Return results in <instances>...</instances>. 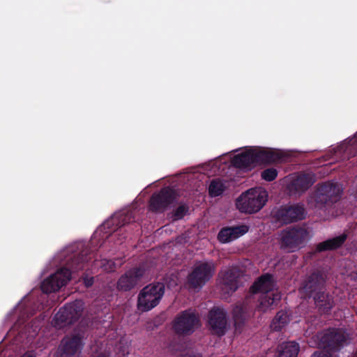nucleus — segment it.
<instances>
[{
	"instance_id": "f257e3e1",
	"label": "nucleus",
	"mask_w": 357,
	"mask_h": 357,
	"mask_svg": "<svg viewBox=\"0 0 357 357\" xmlns=\"http://www.w3.org/2000/svg\"><path fill=\"white\" fill-rule=\"evenodd\" d=\"M93 250L86 248L79 254L74 255L67 264L66 267L58 270L55 273L45 279L40 286L43 293L50 294L59 291L66 285L72 278V275L85 268L93 257Z\"/></svg>"
},
{
	"instance_id": "f03ea898",
	"label": "nucleus",
	"mask_w": 357,
	"mask_h": 357,
	"mask_svg": "<svg viewBox=\"0 0 357 357\" xmlns=\"http://www.w3.org/2000/svg\"><path fill=\"white\" fill-rule=\"evenodd\" d=\"M281 158L279 153L267 148L251 146L231 159L234 167L250 170L260 164H271Z\"/></svg>"
},
{
	"instance_id": "7ed1b4c3",
	"label": "nucleus",
	"mask_w": 357,
	"mask_h": 357,
	"mask_svg": "<svg viewBox=\"0 0 357 357\" xmlns=\"http://www.w3.org/2000/svg\"><path fill=\"white\" fill-rule=\"evenodd\" d=\"M165 290L163 282L151 283L140 290L137 298V308L142 312H148L155 307L162 300Z\"/></svg>"
},
{
	"instance_id": "20e7f679",
	"label": "nucleus",
	"mask_w": 357,
	"mask_h": 357,
	"mask_svg": "<svg viewBox=\"0 0 357 357\" xmlns=\"http://www.w3.org/2000/svg\"><path fill=\"white\" fill-rule=\"evenodd\" d=\"M267 192L257 188H251L243 193L236 199V207L242 213L258 212L267 202Z\"/></svg>"
},
{
	"instance_id": "39448f33",
	"label": "nucleus",
	"mask_w": 357,
	"mask_h": 357,
	"mask_svg": "<svg viewBox=\"0 0 357 357\" xmlns=\"http://www.w3.org/2000/svg\"><path fill=\"white\" fill-rule=\"evenodd\" d=\"M200 326L199 315L192 310L179 312L172 321V330L178 336L192 335Z\"/></svg>"
},
{
	"instance_id": "423d86ee",
	"label": "nucleus",
	"mask_w": 357,
	"mask_h": 357,
	"mask_svg": "<svg viewBox=\"0 0 357 357\" xmlns=\"http://www.w3.org/2000/svg\"><path fill=\"white\" fill-rule=\"evenodd\" d=\"M349 341V335L341 328H329L319 336V346L331 352L339 351Z\"/></svg>"
},
{
	"instance_id": "0eeeda50",
	"label": "nucleus",
	"mask_w": 357,
	"mask_h": 357,
	"mask_svg": "<svg viewBox=\"0 0 357 357\" xmlns=\"http://www.w3.org/2000/svg\"><path fill=\"white\" fill-rule=\"evenodd\" d=\"M134 217L132 211H123L114 214L110 219L105 221L102 229L105 233H109L112 238L117 236L119 237L115 241L118 245L122 244L126 236L122 234V227L132 222Z\"/></svg>"
},
{
	"instance_id": "6e6552de",
	"label": "nucleus",
	"mask_w": 357,
	"mask_h": 357,
	"mask_svg": "<svg viewBox=\"0 0 357 357\" xmlns=\"http://www.w3.org/2000/svg\"><path fill=\"white\" fill-rule=\"evenodd\" d=\"M207 324L212 335L224 336L229 327L227 311L222 307L214 306L208 312Z\"/></svg>"
},
{
	"instance_id": "1a4fd4ad",
	"label": "nucleus",
	"mask_w": 357,
	"mask_h": 357,
	"mask_svg": "<svg viewBox=\"0 0 357 357\" xmlns=\"http://www.w3.org/2000/svg\"><path fill=\"white\" fill-rule=\"evenodd\" d=\"M307 230L301 227H291L282 231L280 248L287 252H294L304 242Z\"/></svg>"
},
{
	"instance_id": "9d476101",
	"label": "nucleus",
	"mask_w": 357,
	"mask_h": 357,
	"mask_svg": "<svg viewBox=\"0 0 357 357\" xmlns=\"http://www.w3.org/2000/svg\"><path fill=\"white\" fill-rule=\"evenodd\" d=\"M83 302L77 301L66 304L55 314L54 320L59 327L73 324L79 320L83 312Z\"/></svg>"
},
{
	"instance_id": "9b49d317",
	"label": "nucleus",
	"mask_w": 357,
	"mask_h": 357,
	"mask_svg": "<svg viewBox=\"0 0 357 357\" xmlns=\"http://www.w3.org/2000/svg\"><path fill=\"white\" fill-rule=\"evenodd\" d=\"M215 271V266L212 261L196 264L188 277L190 286L192 288H202L211 280Z\"/></svg>"
},
{
	"instance_id": "f8f14e48",
	"label": "nucleus",
	"mask_w": 357,
	"mask_h": 357,
	"mask_svg": "<svg viewBox=\"0 0 357 357\" xmlns=\"http://www.w3.org/2000/svg\"><path fill=\"white\" fill-rule=\"evenodd\" d=\"M273 217L279 223L288 225L303 220L305 217V209L300 204L284 205L274 212Z\"/></svg>"
},
{
	"instance_id": "ddd939ff",
	"label": "nucleus",
	"mask_w": 357,
	"mask_h": 357,
	"mask_svg": "<svg viewBox=\"0 0 357 357\" xmlns=\"http://www.w3.org/2000/svg\"><path fill=\"white\" fill-rule=\"evenodd\" d=\"M176 197V194L174 189L170 187L162 188L151 197L149 209L155 213H162L174 202Z\"/></svg>"
},
{
	"instance_id": "4468645a",
	"label": "nucleus",
	"mask_w": 357,
	"mask_h": 357,
	"mask_svg": "<svg viewBox=\"0 0 357 357\" xmlns=\"http://www.w3.org/2000/svg\"><path fill=\"white\" fill-rule=\"evenodd\" d=\"M342 192V186L337 182L328 181L319 185L318 199L323 202L322 207L326 208L337 202Z\"/></svg>"
},
{
	"instance_id": "2eb2a0df",
	"label": "nucleus",
	"mask_w": 357,
	"mask_h": 357,
	"mask_svg": "<svg viewBox=\"0 0 357 357\" xmlns=\"http://www.w3.org/2000/svg\"><path fill=\"white\" fill-rule=\"evenodd\" d=\"M82 336L80 334L65 336L59 347V357H76L84 346Z\"/></svg>"
},
{
	"instance_id": "dca6fc26",
	"label": "nucleus",
	"mask_w": 357,
	"mask_h": 357,
	"mask_svg": "<svg viewBox=\"0 0 357 357\" xmlns=\"http://www.w3.org/2000/svg\"><path fill=\"white\" fill-rule=\"evenodd\" d=\"M250 317V306L248 301L237 303L232 310V317L236 333H241L246 320Z\"/></svg>"
},
{
	"instance_id": "f3484780",
	"label": "nucleus",
	"mask_w": 357,
	"mask_h": 357,
	"mask_svg": "<svg viewBox=\"0 0 357 357\" xmlns=\"http://www.w3.org/2000/svg\"><path fill=\"white\" fill-rule=\"evenodd\" d=\"M240 273L236 268H229L221 273L222 289L227 294L236 291L238 287Z\"/></svg>"
},
{
	"instance_id": "a211bd4d",
	"label": "nucleus",
	"mask_w": 357,
	"mask_h": 357,
	"mask_svg": "<svg viewBox=\"0 0 357 357\" xmlns=\"http://www.w3.org/2000/svg\"><path fill=\"white\" fill-rule=\"evenodd\" d=\"M142 275L143 271L141 268H134L128 271L119 279L117 282L118 289L125 291L132 289Z\"/></svg>"
},
{
	"instance_id": "6ab92c4d",
	"label": "nucleus",
	"mask_w": 357,
	"mask_h": 357,
	"mask_svg": "<svg viewBox=\"0 0 357 357\" xmlns=\"http://www.w3.org/2000/svg\"><path fill=\"white\" fill-rule=\"evenodd\" d=\"M248 230L249 227L245 225L223 227L218 234V239L220 243H227L244 235Z\"/></svg>"
},
{
	"instance_id": "aec40b11",
	"label": "nucleus",
	"mask_w": 357,
	"mask_h": 357,
	"mask_svg": "<svg viewBox=\"0 0 357 357\" xmlns=\"http://www.w3.org/2000/svg\"><path fill=\"white\" fill-rule=\"evenodd\" d=\"M314 305L319 314H329L335 305L333 296L325 291L317 292L314 296Z\"/></svg>"
},
{
	"instance_id": "412c9836",
	"label": "nucleus",
	"mask_w": 357,
	"mask_h": 357,
	"mask_svg": "<svg viewBox=\"0 0 357 357\" xmlns=\"http://www.w3.org/2000/svg\"><path fill=\"white\" fill-rule=\"evenodd\" d=\"M281 300V294L278 291L264 292L261 294L257 308L259 311L266 312L269 310L273 309L280 303Z\"/></svg>"
},
{
	"instance_id": "4be33fe9",
	"label": "nucleus",
	"mask_w": 357,
	"mask_h": 357,
	"mask_svg": "<svg viewBox=\"0 0 357 357\" xmlns=\"http://www.w3.org/2000/svg\"><path fill=\"white\" fill-rule=\"evenodd\" d=\"M275 287V281L273 275L265 273L259 277L252 284L250 291L252 294L264 292H273Z\"/></svg>"
},
{
	"instance_id": "5701e85b",
	"label": "nucleus",
	"mask_w": 357,
	"mask_h": 357,
	"mask_svg": "<svg viewBox=\"0 0 357 357\" xmlns=\"http://www.w3.org/2000/svg\"><path fill=\"white\" fill-rule=\"evenodd\" d=\"M311 178L306 174H300L294 178L288 185V190L291 195H301L310 186Z\"/></svg>"
},
{
	"instance_id": "b1692460",
	"label": "nucleus",
	"mask_w": 357,
	"mask_h": 357,
	"mask_svg": "<svg viewBox=\"0 0 357 357\" xmlns=\"http://www.w3.org/2000/svg\"><path fill=\"white\" fill-rule=\"evenodd\" d=\"M347 238V235L342 234L340 236L327 239L317 245V252L335 250L343 245Z\"/></svg>"
},
{
	"instance_id": "393cba45",
	"label": "nucleus",
	"mask_w": 357,
	"mask_h": 357,
	"mask_svg": "<svg viewBox=\"0 0 357 357\" xmlns=\"http://www.w3.org/2000/svg\"><path fill=\"white\" fill-rule=\"evenodd\" d=\"M300 349L299 344L296 342H284L277 349V357H297Z\"/></svg>"
},
{
	"instance_id": "a878e982",
	"label": "nucleus",
	"mask_w": 357,
	"mask_h": 357,
	"mask_svg": "<svg viewBox=\"0 0 357 357\" xmlns=\"http://www.w3.org/2000/svg\"><path fill=\"white\" fill-rule=\"evenodd\" d=\"M290 321L289 316L284 310H280L277 312L271 323L273 330L279 331Z\"/></svg>"
},
{
	"instance_id": "bb28decb",
	"label": "nucleus",
	"mask_w": 357,
	"mask_h": 357,
	"mask_svg": "<svg viewBox=\"0 0 357 357\" xmlns=\"http://www.w3.org/2000/svg\"><path fill=\"white\" fill-rule=\"evenodd\" d=\"M225 190V183L219 178L212 180L208 186V193L211 197L220 196Z\"/></svg>"
},
{
	"instance_id": "cd10ccee",
	"label": "nucleus",
	"mask_w": 357,
	"mask_h": 357,
	"mask_svg": "<svg viewBox=\"0 0 357 357\" xmlns=\"http://www.w3.org/2000/svg\"><path fill=\"white\" fill-rule=\"evenodd\" d=\"M299 293L305 299L310 298L312 296V274L308 275L307 281L303 282L299 289Z\"/></svg>"
},
{
	"instance_id": "c85d7f7f",
	"label": "nucleus",
	"mask_w": 357,
	"mask_h": 357,
	"mask_svg": "<svg viewBox=\"0 0 357 357\" xmlns=\"http://www.w3.org/2000/svg\"><path fill=\"white\" fill-rule=\"evenodd\" d=\"M189 207L185 204H180L172 213L173 220H181L188 212Z\"/></svg>"
},
{
	"instance_id": "c756f323",
	"label": "nucleus",
	"mask_w": 357,
	"mask_h": 357,
	"mask_svg": "<svg viewBox=\"0 0 357 357\" xmlns=\"http://www.w3.org/2000/svg\"><path fill=\"white\" fill-rule=\"evenodd\" d=\"M122 263L117 265L114 261L111 259H103L100 261V267L103 271L111 273L116 271L118 266H120Z\"/></svg>"
},
{
	"instance_id": "7c9ffc66",
	"label": "nucleus",
	"mask_w": 357,
	"mask_h": 357,
	"mask_svg": "<svg viewBox=\"0 0 357 357\" xmlns=\"http://www.w3.org/2000/svg\"><path fill=\"white\" fill-rule=\"evenodd\" d=\"M277 176L278 171L273 167L266 169L261 173V178L266 181H273L277 178Z\"/></svg>"
},
{
	"instance_id": "2f4dec72",
	"label": "nucleus",
	"mask_w": 357,
	"mask_h": 357,
	"mask_svg": "<svg viewBox=\"0 0 357 357\" xmlns=\"http://www.w3.org/2000/svg\"><path fill=\"white\" fill-rule=\"evenodd\" d=\"M314 292L317 284L323 286L326 281V275L319 271H314Z\"/></svg>"
},
{
	"instance_id": "473e14b6",
	"label": "nucleus",
	"mask_w": 357,
	"mask_h": 357,
	"mask_svg": "<svg viewBox=\"0 0 357 357\" xmlns=\"http://www.w3.org/2000/svg\"><path fill=\"white\" fill-rule=\"evenodd\" d=\"M332 352L327 350L321 351L319 352H314V357H332Z\"/></svg>"
},
{
	"instance_id": "72a5a7b5",
	"label": "nucleus",
	"mask_w": 357,
	"mask_h": 357,
	"mask_svg": "<svg viewBox=\"0 0 357 357\" xmlns=\"http://www.w3.org/2000/svg\"><path fill=\"white\" fill-rule=\"evenodd\" d=\"M180 357H201L199 354H185L181 355Z\"/></svg>"
},
{
	"instance_id": "f704fd0d",
	"label": "nucleus",
	"mask_w": 357,
	"mask_h": 357,
	"mask_svg": "<svg viewBox=\"0 0 357 357\" xmlns=\"http://www.w3.org/2000/svg\"><path fill=\"white\" fill-rule=\"evenodd\" d=\"M22 357H36V355L33 351H27Z\"/></svg>"
},
{
	"instance_id": "c9c22d12",
	"label": "nucleus",
	"mask_w": 357,
	"mask_h": 357,
	"mask_svg": "<svg viewBox=\"0 0 357 357\" xmlns=\"http://www.w3.org/2000/svg\"><path fill=\"white\" fill-rule=\"evenodd\" d=\"M92 284H93V278H91L90 280H89L88 282H86V286L90 287L92 285Z\"/></svg>"
},
{
	"instance_id": "e433bc0d",
	"label": "nucleus",
	"mask_w": 357,
	"mask_h": 357,
	"mask_svg": "<svg viewBox=\"0 0 357 357\" xmlns=\"http://www.w3.org/2000/svg\"><path fill=\"white\" fill-rule=\"evenodd\" d=\"M317 208H318L317 204H314V213H315V211L317 210Z\"/></svg>"
},
{
	"instance_id": "4c0bfd02",
	"label": "nucleus",
	"mask_w": 357,
	"mask_h": 357,
	"mask_svg": "<svg viewBox=\"0 0 357 357\" xmlns=\"http://www.w3.org/2000/svg\"><path fill=\"white\" fill-rule=\"evenodd\" d=\"M313 164H314V166L315 165H318V163H317V162H315V160H314Z\"/></svg>"
},
{
	"instance_id": "58836bf2",
	"label": "nucleus",
	"mask_w": 357,
	"mask_h": 357,
	"mask_svg": "<svg viewBox=\"0 0 357 357\" xmlns=\"http://www.w3.org/2000/svg\"><path fill=\"white\" fill-rule=\"evenodd\" d=\"M308 255H312V252H309Z\"/></svg>"
},
{
	"instance_id": "ea45409f",
	"label": "nucleus",
	"mask_w": 357,
	"mask_h": 357,
	"mask_svg": "<svg viewBox=\"0 0 357 357\" xmlns=\"http://www.w3.org/2000/svg\"><path fill=\"white\" fill-rule=\"evenodd\" d=\"M313 202H318L317 199H313Z\"/></svg>"
},
{
	"instance_id": "a19ab883",
	"label": "nucleus",
	"mask_w": 357,
	"mask_h": 357,
	"mask_svg": "<svg viewBox=\"0 0 357 357\" xmlns=\"http://www.w3.org/2000/svg\"><path fill=\"white\" fill-rule=\"evenodd\" d=\"M313 202H318L317 199H313Z\"/></svg>"
},
{
	"instance_id": "79ce46f5",
	"label": "nucleus",
	"mask_w": 357,
	"mask_h": 357,
	"mask_svg": "<svg viewBox=\"0 0 357 357\" xmlns=\"http://www.w3.org/2000/svg\"><path fill=\"white\" fill-rule=\"evenodd\" d=\"M310 357H312V355H311V356H310Z\"/></svg>"
}]
</instances>
